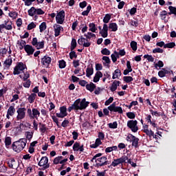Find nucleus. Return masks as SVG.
Here are the masks:
<instances>
[{
    "label": "nucleus",
    "instance_id": "nucleus-4",
    "mask_svg": "<svg viewBox=\"0 0 176 176\" xmlns=\"http://www.w3.org/2000/svg\"><path fill=\"white\" fill-rule=\"evenodd\" d=\"M39 167H43L39 168V170H46L50 167V164H49V158L47 156L42 157L41 160L38 163Z\"/></svg>",
    "mask_w": 176,
    "mask_h": 176
},
{
    "label": "nucleus",
    "instance_id": "nucleus-47",
    "mask_svg": "<svg viewBox=\"0 0 176 176\" xmlns=\"http://www.w3.org/2000/svg\"><path fill=\"white\" fill-rule=\"evenodd\" d=\"M59 63V68L60 69H63V68H65L67 67V63L64 60H60L58 61Z\"/></svg>",
    "mask_w": 176,
    "mask_h": 176
},
{
    "label": "nucleus",
    "instance_id": "nucleus-35",
    "mask_svg": "<svg viewBox=\"0 0 176 176\" xmlns=\"http://www.w3.org/2000/svg\"><path fill=\"white\" fill-rule=\"evenodd\" d=\"M118 160L120 162V164H123V163H127L126 162V160H129V157L124 155L121 157L118 158Z\"/></svg>",
    "mask_w": 176,
    "mask_h": 176
},
{
    "label": "nucleus",
    "instance_id": "nucleus-8",
    "mask_svg": "<svg viewBox=\"0 0 176 176\" xmlns=\"http://www.w3.org/2000/svg\"><path fill=\"white\" fill-rule=\"evenodd\" d=\"M64 20H65V11L61 10L57 13L56 21L57 24H63Z\"/></svg>",
    "mask_w": 176,
    "mask_h": 176
},
{
    "label": "nucleus",
    "instance_id": "nucleus-22",
    "mask_svg": "<svg viewBox=\"0 0 176 176\" xmlns=\"http://www.w3.org/2000/svg\"><path fill=\"white\" fill-rule=\"evenodd\" d=\"M131 142H132V146H134L135 149L140 147V145H138V143L140 142V139L138 138L135 137Z\"/></svg>",
    "mask_w": 176,
    "mask_h": 176
},
{
    "label": "nucleus",
    "instance_id": "nucleus-45",
    "mask_svg": "<svg viewBox=\"0 0 176 176\" xmlns=\"http://www.w3.org/2000/svg\"><path fill=\"white\" fill-rule=\"evenodd\" d=\"M154 67L156 69H157L158 67L159 68H163V67H164V63H163V61L159 60L157 63L154 64Z\"/></svg>",
    "mask_w": 176,
    "mask_h": 176
},
{
    "label": "nucleus",
    "instance_id": "nucleus-54",
    "mask_svg": "<svg viewBox=\"0 0 176 176\" xmlns=\"http://www.w3.org/2000/svg\"><path fill=\"white\" fill-rule=\"evenodd\" d=\"M36 28V25L35 24V23L32 22L28 25L27 29L28 31H31V30H34V28Z\"/></svg>",
    "mask_w": 176,
    "mask_h": 176
},
{
    "label": "nucleus",
    "instance_id": "nucleus-60",
    "mask_svg": "<svg viewBox=\"0 0 176 176\" xmlns=\"http://www.w3.org/2000/svg\"><path fill=\"white\" fill-rule=\"evenodd\" d=\"M117 89H118V87H117L116 84L115 83V81H113L110 87V90H111V91L113 92V91H116Z\"/></svg>",
    "mask_w": 176,
    "mask_h": 176
},
{
    "label": "nucleus",
    "instance_id": "nucleus-29",
    "mask_svg": "<svg viewBox=\"0 0 176 176\" xmlns=\"http://www.w3.org/2000/svg\"><path fill=\"white\" fill-rule=\"evenodd\" d=\"M17 45L19 46V50H23L24 49V46L27 45V43L25 41L21 40L17 41Z\"/></svg>",
    "mask_w": 176,
    "mask_h": 176
},
{
    "label": "nucleus",
    "instance_id": "nucleus-40",
    "mask_svg": "<svg viewBox=\"0 0 176 176\" xmlns=\"http://www.w3.org/2000/svg\"><path fill=\"white\" fill-rule=\"evenodd\" d=\"M70 60H74V58H78V54L74 50L71 51L69 54Z\"/></svg>",
    "mask_w": 176,
    "mask_h": 176
},
{
    "label": "nucleus",
    "instance_id": "nucleus-19",
    "mask_svg": "<svg viewBox=\"0 0 176 176\" xmlns=\"http://www.w3.org/2000/svg\"><path fill=\"white\" fill-rule=\"evenodd\" d=\"M85 87H86L87 90H88L91 93H93V91H94V89H96V86L95 85L94 83L91 82L90 83L87 84Z\"/></svg>",
    "mask_w": 176,
    "mask_h": 176
},
{
    "label": "nucleus",
    "instance_id": "nucleus-2",
    "mask_svg": "<svg viewBox=\"0 0 176 176\" xmlns=\"http://www.w3.org/2000/svg\"><path fill=\"white\" fill-rule=\"evenodd\" d=\"M25 145H27V139L26 138H21L18 141L14 142L12 143V149L14 152L17 153H20L25 148Z\"/></svg>",
    "mask_w": 176,
    "mask_h": 176
},
{
    "label": "nucleus",
    "instance_id": "nucleus-13",
    "mask_svg": "<svg viewBox=\"0 0 176 176\" xmlns=\"http://www.w3.org/2000/svg\"><path fill=\"white\" fill-rule=\"evenodd\" d=\"M24 50L28 56H32L35 52V48L32 45L28 44L24 46Z\"/></svg>",
    "mask_w": 176,
    "mask_h": 176
},
{
    "label": "nucleus",
    "instance_id": "nucleus-26",
    "mask_svg": "<svg viewBox=\"0 0 176 176\" xmlns=\"http://www.w3.org/2000/svg\"><path fill=\"white\" fill-rule=\"evenodd\" d=\"M168 9L169 12H168V14H169V16H171V14H174L175 16H176V7L170 6L168 7Z\"/></svg>",
    "mask_w": 176,
    "mask_h": 176
},
{
    "label": "nucleus",
    "instance_id": "nucleus-1",
    "mask_svg": "<svg viewBox=\"0 0 176 176\" xmlns=\"http://www.w3.org/2000/svg\"><path fill=\"white\" fill-rule=\"evenodd\" d=\"M90 102L86 101V98L80 100L78 98L74 101L72 106L69 107L67 111L71 112V111H83L89 107Z\"/></svg>",
    "mask_w": 176,
    "mask_h": 176
},
{
    "label": "nucleus",
    "instance_id": "nucleus-14",
    "mask_svg": "<svg viewBox=\"0 0 176 176\" xmlns=\"http://www.w3.org/2000/svg\"><path fill=\"white\" fill-rule=\"evenodd\" d=\"M54 36L56 37L59 36L61 31H64V28H63V26L58 25V24H55L54 25Z\"/></svg>",
    "mask_w": 176,
    "mask_h": 176
},
{
    "label": "nucleus",
    "instance_id": "nucleus-58",
    "mask_svg": "<svg viewBox=\"0 0 176 176\" xmlns=\"http://www.w3.org/2000/svg\"><path fill=\"white\" fill-rule=\"evenodd\" d=\"M135 136L133 135V134L129 133V134L128 135V136L126 137V141H128V142H133V140H134V138H135Z\"/></svg>",
    "mask_w": 176,
    "mask_h": 176
},
{
    "label": "nucleus",
    "instance_id": "nucleus-49",
    "mask_svg": "<svg viewBox=\"0 0 176 176\" xmlns=\"http://www.w3.org/2000/svg\"><path fill=\"white\" fill-rule=\"evenodd\" d=\"M8 15L12 18V19H17V16H19V13H17L15 11H11L9 12Z\"/></svg>",
    "mask_w": 176,
    "mask_h": 176
},
{
    "label": "nucleus",
    "instance_id": "nucleus-38",
    "mask_svg": "<svg viewBox=\"0 0 176 176\" xmlns=\"http://www.w3.org/2000/svg\"><path fill=\"white\" fill-rule=\"evenodd\" d=\"M118 150V146H113L111 147H107L105 149V153H110V152H113V151H117Z\"/></svg>",
    "mask_w": 176,
    "mask_h": 176
},
{
    "label": "nucleus",
    "instance_id": "nucleus-31",
    "mask_svg": "<svg viewBox=\"0 0 176 176\" xmlns=\"http://www.w3.org/2000/svg\"><path fill=\"white\" fill-rule=\"evenodd\" d=\"M38 124H39V126H41L40 128L41 133H42L43 134L45 133H46V131H47V128L46 127V124H43L41 122H39Z\"/></svg>",
    "mask_w": 176,
    "mask_h": 176
},
{
    "label": "nucleus",
    "instance_id": "nucleus-25",
    "mask_svg": "<svg viewBox=\"0 0 176 176\" xmlns=\"http://www.w3.org/2000/svg\"><path fill=\"white\" fill-rule=\"evenodd\" d=\"M76 46H78V43H76V39L72 38L71 42V46H70V50L72 52V50H75L76 48Z\"/></svg>",
    "mask_w": 176,
    "mask_h": 176
},
{
    "label": "nucleus",
    "instance_id": "nucleus-21",
    "mask_svg": "<svg viewBox=\"0 0 176 176\" xmlns=\"http://www.w3.org/2000/svg\"><path fill=\"white\" fill-rule=\"evenodd\" d=\"M28 96H29V97L28 98V102H30V104H33V102H34V101H35V98L36 97V94L33 93V94H31L30 95L28 94Z\"/></svg>",
    "mask_w": 176,
    "mask_h": 176
},
{
    "label": "nucleus",
    "instance_id": "nucleus-43",
    "mask_svg": "<svg viewBox=\"0 0 176 176\" xmlns=\"http://www.w3.org/2000/svg\"><path fill=\"white\" fill-rule=\"evenodd\" d=\"M84 36L87 38V39H91V38H96V34L92 32H88L87 34H85Z\"/></svg>",
    "mask_w": 176,
    "mask_h": 176
},
{
    "label": "nucleus",
    "instance_id": "nucleus-53",
    "mask_svg": "<svg viewBox=\"0 0 176 176\" xmlns=\"http://www.w3.org/2000/svg\"><path fill=\"white\" fill-rule=\"evenodd\" d=\"M109 129H118V122H113V123L108 124Z\"/></svg>",
    "mask_w": 176,
    "mask_h": 176
},
{
    "label": "nucleus",
    "instance_id": "nucleus-24",
    "mask_svg": "<svg viewBox=\"0 0 176 176\" xmlns=\"http://www.w3.org/2000/svg\"><path fill=\"white\" fill-rule=\"evenodd\" d=\"M28 13L30 17H34V16L36 14V8H35V7H32L30 10H28Z\"/></svg>",
    "mask_w": 176,
    "mask_h": 176
},
{
    "label": "nucleus",
    "instance_id": "nucleus-46",
    "mask_svg": "<svg viewBox=\"0 0 176 176\" xmlns=\"http://www.w3.org/2000/svg\"><path fill=\"white\" fill-rule=\"evenodd\" d=\"M130 46L132 50H133V52H137L138 47H137V43L135 41H132L130 43Z\"/></svg>",
    "mask_w": 176,
    "mask_h": 176
},
{
    "label": "nucleus",
    "instance_id": "nucleus-64",
    "mask_svg": "<svg viewBox=\"0 0 176 176\" xmlns=\"http://www.w3.org/2000/svg\"><path fill=\"white\" fill-rule=\"evenodd\" d=\"M96 173L97 176H106L105 175L107 174V170H104L102 172H99L98 170H96Z\"/></svg>",
    "mask_w": 176,
    "mask_h": 176
},
{
    "label": "nucleus",
    "instance_id": "nucleus-44",
    "mask_svg": "<svg viewBox=\"0 0 176 176\" xmlns=\"http://www.w3.org/2000/svg\"><path fill=\"white\" fill-rule=\"evenodd\" d=\"M144 58H147L148 63H153V61H155V58L153 56H152V55L146 54L144 56Z\"/></svg>",
    "mask_w": 176,
    "mask_h": 176
},
{
    "label": "nucleus",
    "instance_id": "nucleus-32",
    "mask_svg": "<svg viewBox=\"0 0 176 176\" xmlns=\"http://www.w3.org/2000/svg\"><path fill=\"white\" fill-rule=\"evenodd\" d=\"M89 31H91V32H96L97 31V28L96 27V23H90L89 24Z\"/></svg>",
    "mask_w": 176,
    "mask_h": 176
},
{
    "label": "nucleus",
    "instance_id": "nucleus-27",
    "mask_svg": "<svg viewBox=\"0 0 176 176\" xmlns=\"http://www.w3.org/2000/svg\"><path fill=\"white\" fill-rule=\"evenodd\" d=\"M12 63L13 60H12V56L10 55H9L8 58L4 61V64L6 65V67H10Z\"/></svg>",
    "mask_w": 176,
    "mask_h": 176
},
{
    "label": "nucleus",
    "instance_id": "nucleus-18",
    "mask_svg": "<svg viewBox=\"0 0 176 176\" xmlns=\"http://www.w3.org/2000/svg\"><path fill=\"white\" fill-rule=\"evenodd\" d=\"M100 78H102V72L100 71L96 72V73L95 74V76L94 77L93 82H94V83H97V82H100Z\"/></svg>",
    "mask_w": 176,
    "mask_h": 176
},
{
    "label": "nucleus",
    "instance_id": "nucleus-41",
    "mask_svg": "<svg viewBox=\"0 0 176 176\" xmlns=\"http://www.w3.org/2000/svg\"><path fill=\"white\" fill-rule=\"evenodd\" d=\"M173 47H175V43L174 42L168 43L164 45V49H173Z\"/></svg>",
    "mask_w": 176,
    "mask_h": 176
},
{
    "label": "nucleus",
    "instance_id": "nucleus-57",
    "mask_svg": "<svg viewBox=\"0 0 176 176\" xmlns=\"http://www.w3.org/2000/svg\"><path fill=\"white\" fill-rule=\"evenodd\" d=\"M36 14L38 16H41L42 14H45V11L41 8H36Z\"/></svg>",
    "mask_w": 176,
    "mask_h": 176
},
{
    "label": "nucleus",
    "instance_id": "nucleus-61",
    "mask_svg": "<svg viewBox=\"0 0 176 176\" xmlns=\"http://www.w3.org/2000/svg\"><path fill=\"white\" fill-rule=\"evenodd\" d=\"M41 112L43 116H46L47 118H49V111H47L45 109H41Z\"/></svg>",
    "mask_w": 176,
    "mask_h": 176
},
{
    "label": "nucleus",
    "instance_id": "nucleus-56",
    "mask_svg": "<svg viewBox=\"0 0 176 176\" xmlns=\"http://www.w3.org/2000/svg\"><path fill=\"white\" fill-rule=\"evenodd\" d=\"M23 86L26 89H30V86H31V80H30L29 79L25 80V82H23Z\"/></svg>",
    "mask_w": 176,
    "mask_h": 176
},
{
    "label": "nucleus",
    "instance_id": "nucleus-9",
    "mask_svg": "<svg viewBox=\"0 0 176 176\" xmlns=\"http://www.w3.org/2000/svg\"><path fill=\"white\" fill-rule=\"evenodd\" d=\"M78 45H80V46H83V47H90V45H91V43L89 41V38L83 37V36H81L80 38L78 40Z\"/></svg>",
    "mask_w": 176,
    "mask_h": 176
},
{
    "label": "nucleus",
    "instance_id": "nucleus-62",
    "mask_svg": "<svg viewBox=\"0 0 176 176\" xmlns=\"http://www.w3.org/2000/svg\"><path fill=\"white\" fill-rule=\"evenodd\" d=\"M112 102H113V97H110L107 100L105 101L104 105L108 107V105L112 104Z\"/></svg>",
    "mask_w": 176,
    "mask_h": 176
},
{
    "label": "nucleus",
    "instance_id": "nucleus-37",
    "mask_svg": "<svg viewBox=\"0 0 176 176\" xmlns=\"http://www.w3.org/2000/svg\"><path fill=\"white\" fill-rule=\"evenodd\" d=\"M114 54H116V57L126 56V51L124 50H120L119 52L114 51Z\"/></svg>",
    "mask_w": 176,
    "mask_h": 176
},
{
    "label": "nucleus",
    "instance_id": "nucleus-51",
    "mask_svg": "<svg viewBox=\"0 0 176 176\" xmlns=\"http://www.w3.org/2000/svg\"><path fill=\"white\" fill-rule=\"evenodd\" d=\"M101 54L104 56H109V54H111V51L107 48H104L101 50Z\"/></svg>",
    "mask_w": 176,
    "mask_h": 176
},
{
    "label": "nucleus",
    "instance_id": "nucleus-16",
    "mask_svg": "<svg viewBox=\"0 0 176 176\" xmlns=\"http://www.w3.org/2000/svg\"><path fill=\"white\" fill-rule=\"evenodd\" d=\"M3 28L6 30H8V31H10V30H12L13 27L12 26V23H9L7 25L6 24H1L0 25V34H2L3 32Z\"/></svg>",
    "mask_w": 176,
    "mask_h": 176
},
{
    "label": "nucleus",
    "instance_id": "nucleus-52",
    "mask_svg": "<svg viewBox=\"0 0 176 176\" xmlns=\"http://www.w3.org/2000/svg\"><path fill=\"white\" fill-rule=\"evenodd\" d=\"M120 164V162L118 159H114L113 161L111 162V166L113 167H118Z\"/></svg>",
    "mask_w": 176,
    "mask_h": 176
},
{
    "label": "nucleus",
    "instance_id": "nucleus-7",
    "mask_svg": "<svg viewBox=\"0 0 176 176\" xmlns=\"http://www.w3.org/2000/svg\"><path fill=\"white\" fill-rule=\"evenodd\" d=\"M107 109H109L110 112H118L120 114L123 113V109L120 107L116 106V102H113L107 107Z\"/></svg>",
    "mask_w": 176,
    "mask_h": 176
},
{
    "label": "nucleus",
    "instance_id": "nucleus-28",
    "mask_svg": "<svg viewBox=\"0 0 176 176\" xmlns=\"http://www.w3.org/2000/svg\"><path fill=\"white\" fill-rule=\"evenodd\" d=\"M105 160H108V158L107 156H103L102 157L98 158L96 160H95V162H99V163H97L96 164H104V163H105Z\"/></svg>",
    "mask_w": 176,
    "mask_h": 176
},
{
    "label": "nucleus",
    "instance_id": "nucleus-23",
    "mask_svg": "<svg viewBox=\"0 0 176 176\" xmlns=\"http://www.w3.org/2000/svg\"><path fill=\"white\" fill-rule=\"evenodd\" d=\"M143 133H145L146 135L149 136V138H152V137H155V133L151 129H144Z\"/></svg>",
    "mask_w": 176,
    "mask_h": 176
},
{
    "label": "nucleus",
    "instance_id": "nucleus-11",
    "mask_svg": "<svg viewBox=\"0 0 176 176\" xmlns=\"http://www.w3.org/2000/svg\"><path fill=\"white\" fill-rule=\"evenodd\" d=\"M52 63V58L50 56H48L47 55L44 56L41 58V64L46 67V68H49V66Z\"/></svg>",
    "mask_w": 176,
    "mask_h": 176
},
{
    "label": "nucleus",
    "instance_id": "nucleus-30",
    "mask_svg": "<svg viewBox=\"0 0 176 176\" xmlns=\"http://www.w3.org/2000/svg\"><path fill=\"white\" fill-rule=\"evenodd\" d=\"M15 112H16V109H14V107L10 106V107L8 109L7 113H8V115H10V116H13Z\"/></svg>",
    "mask_w": 176,
    "mask_h": 176
},
{
    "label": "nucleus",
    "instance_id": "nucleus-15",
    "mask_svg": "<svg viewBox=\"0 0 176 176\" xmlns=\"http://www.w3.org/2000/svg\"><path fill=\"white\" fill-rule=\"evenodd\" d=\"M99 34L102 38L108 37V25H107V23L103 24L102 30L100 31Z\"/></svg>",
    "mask_w": 176,
    "mask_h": 176
},
{
    "label": "nucleus",
    "instance_id": "nucleus-12",
    "mask_svg": "<svg viewBox=\"0 0 176 176\" xmlns=\"http://www.w3.org/2000/svg\"><path fill=\"white\" fill-rule=\"evenodd\" d=\"M60 114L58 113H56V117L57 118H65V116H67L68 113H67V107L66 106H63L60 107Z\"/></svg>",
    "mask_w": 176,
    "mask_h": 176
},
{
    "label": "nucleus",
    "instance_id": "nucleus-42",
    "mask_svg": "<svg viewBox=\"0 0 176 176\" xmlns=\"http://www.w3.org/2000/svg\"><path fill=\"white\" fill-rule=\"evenodd\" d=\"M46 28H47V26L46 25V22H42L39 25L40 32H43V31H45Z\"/></svg>",
    "mask_w": 176,
    "mask_h": 176
},
{
    "label": "nucleus",
    "instance_id": "nucleus-33",
    "mask_svg": "<svg viewBox=\"0 0 176 176\" xmlns=\"http://www.w3.org/2000/svg\"><path fill=\"white\" fill-rule=\"evenodd\" d=\"M25 135L26 137L25 139L30 141V140H32V137H34V131H32V132L26 131L25 133Z\"/></svg>",
    "mask_w": 176,
    "mask_h": 176
},
{
    "label": "nucleus",
    "instance_id": "nucleus-39",
    "mask_svg": "<svg viewBox=\"0 0 176 176\" xmlns=\"http://www.w3.org/2000/svg\"><path fill=\"white\" fill-rule=\"evenodd\" d=\"M45 47V41H42L41 42H38L37 45L36 46V49L39 50L41 49H43Z\"/></svg>",
    "mask_w": 176,
    "mask_h": 176
},
{
    "label": "nucleus",
    "instance_id": "nucleus-5",
    "mask_svg": "<svg viewBox=\"0 0 176 176\" xmlns=\"http://www.w3.org/2000/svg\"><path fill=\"white\" fill-rule=\"evenodd\" d=\"M27 113L30 119H38L41 116V112L36 108H33L32 110L31 109H28Z\"/></svg>",
    "mask_w": 176,
    "mask_h": 176
},
{
    "label": "nucleus",
    "instance_id": "nucleus-3",
    "mask_svg": "<svg viewBox=\"0 0 176 176\" xmlns=\"http://www.w3.org/2000/svg\"><path fill=\"white\" fill-rule=\"evenodd\" d=\"M24 69H27V65L23 62H19L14 68L13 75H20V72H24Z\"/></svg>",
    "mask_w": 176,
    "mask_h": 176
},
{
    "label": "nucleus",
    "instance_id": "nucleus-55",
    "mask_svg": "<svg viewBox=\"0 0 176 176\" xmlns=\"http://www.w3.org/2000/svg\"><path fill=\"white\" fill-rule=\"evenodd\" d=\"M79 146H80L79 142H76L73 145V151H74V152H78V151H79Z\"/></svg>",
    "mask_w": 176,
    "mask_h": 176
},
{
    "label": "nucleus",
    "instance_id": "nucleus-36",
    "mask_svg": "<svg viewBox=\"0 0 176 176\" xmlns=\"http://www.w3.org/2000/svg\"><path fill=\"white\" fill-rule=\"evenodd\" d=\"M167 14H168V12H167V11L162 10L160 13V17L161 20H166V17H167Z\"/></svg>",
    "mask_w": 176,
    "mask_h": 176
},
{
    "label": "nucleus",
    "instance_id": "nucleus-34",
    "mask_svg": "<svg viewBox=\"0 0 176 176\" xmlns=\"http://www.w3.org/2000/svg\"><path fill=\"white\" fill-rule=\"evenodd\" d=\"M111 19V14H106L104 17L103 18V23L104 24H108L109 23V20Z\"/></svg>",
    "mask_w": 176,
    "mask_h": 176
},
{
    "label": "nucleus",
    "instance_id": "nucleus-63",
    "mask_svg": "<svg viewBox=\"0 0 176 176\" xmlns=\"http://www.w3.org/2000/svg\"><path fill=\"white\" fill-rule=\"evenodd\" d=\"M164 52V50L163 49H161L160 47H157V48L153 50V54L163 53Z\"/></svg>",
    "mask_w": 176,
    "mask_h": 176
},
{
    "label": "nucleus",
    "instance_id": "nucleus-6",
    "mask_svg": "<svg viewBox=\"0 0 176 176\" xmlns=\"http://www.w3.org/2000/svg\"><path fill=\"white\" fill-rule=\"evenodd\" d=\"M138 122L137 120H130L127 122V127L131 130L133 133L138 131Z\"/></svg>",
    "mask_w": 176,
    "mask_h": 176
},
{
    "label": "nucleus",
    "instance_id": "nucleus-50",
    "mask_svg": "<svg viewBox=\"0 0 176 176\" xmlns=\"http://www.w3.org/2000/svg\"><path fill=\"white\" fill-rule=\"evenodd\" d=\"M5 144L6 146H9L10 145H12V138L10 137H6L5 139Z\"/></svg>",
    "mask_w": 176,
    "mask_h": 176
},
{
    "label": "nucleus",
    "instance_id": "nucleus-10",
    "mask_svg": "<svg viewBox=\"0 0 176 176\" xmlns=\"http://www.w3.org/2000/svg\"><path fill=\"white\" fill-rule=\"evenodd\" d=\"M25 111H27V109L25 107H21L17 109L16 113H18V115L16 116V120H21L25 118Z\"/></svg>",
    "mask_w": 176,
    "mask_h": 176
},
{
    "label": "nucleus",
    "instance_id": "nucleus-59",
    "mask_svg": "<svg viewBox=\"0 0 176 176\" xmlns=\"http://www.w3.org/2000/svg\"><path fill=\"white\" fill-rule=\"evenodd\" d=\"M126 116L129 118V119H135V113L133 112L126 113Z\"/></svg>",
    "mask_w": 176,
    "mask_h": 176
},
{
    "label": "nucleus",
    "instance_id": "nucleus-48",
    "mask_svg": "<svg viewBox=\"0 0 176 176\" xmlns=\"http://www.w3.org/2000/svg\"><path fill=\"white\" fill-rule=\"evenodd\" d=\"M124 82H126V83H130V82H133L134 80V78L133 77L129 76H124L123 77Z\"/></svg>",
    "mask_w": 176,
    "mask_h": 176
},
{
    "label": "nucleus",
    "instance_id": "nucleus-17",
    "mask_svg": "<svg viewBox=\"0 0 176 176\" xmlns=\"http://www.w3.org/2000/svg\"><path fill=\"white\" fill-rule=\"evenodd\" d=\"M93 74H94V69H93V65H91V67H90V65H89L86 69L87 78H90V76H91V75H93Z\"/></svg>",
    "mask_w": 176,
    "mask_h": 176
},
{
    "label": "nucleus",
    "instance_id": "nucleus-20",
    "mask_svg": "<svg viewBox=\"0 0 176 176\" xmlns=\"http://www.w3.org/2000/svg\"><path fill=\"white\" fill-rule=\"evenodd\" d=\"M109 30H111L113 32H116V30H118V24H116V23H110L109 24Z\"/></svg>",
    "mask_w": 176,
    "mask_h": 176
}]
</instances>
